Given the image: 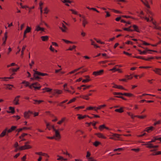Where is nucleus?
Instances as JSON below:
<instances>
[{
  "label": "nucleus",
  "instance_id": "1",
  "mask_svg": "<svg viewBox=\"0 0 161 161\" xmlns=\"http://www.w3.org/2000/svg\"><path fill=\"white\" fill-rule=\"evenodd\" d=\"M35 71V72L33 74V77L31 78V80H38L39 79H41V78L39 76H44L48 75L46 73H41L37 71Z\"/></svg>",
  "mask_w": 161,
  "mask_h": 161
},
{
  "label": "nucleus",
  "instance_id": "2",
  "mask_svg": "<svg viewBox=\"0 0 161 161\" xmlns=\"http://www.w3.org/2000/svg\"><path fill=\"white\" fill-rule=\"evenodd\" d=\"M29 87L31 89L34 88L35 90H39L41 87V86L40 84L38 82H36L32 84L29 86Z\"/></svg>",
  "mask_w": 161,
  "mask_h": 161
},
{
  "label": "nucleus",
  "instance_id": "3",
  "mask_svg": "<svg viewBox=\"0 0 161 161\" xmlns=\"http://www.w3.org/2000/svg\"><path fill=\"white\" fill-rule=\"evenodd\" d=\"M104 73V70L103 69H101L98 71H94L92 73V75L97 76L98 75H103Z\"/></svg>",
  "mask_w": 161,
  "mask_h": 161
},
{
  "label": "nucleus",
  "instance_id": "4",
  "mask_svg": "<svg viewBox=\"0 0 161 161\" xmlns=\"http://www.w3.org/2000/svg\"><path fill=\"white\" fill-rule=\"evenodd\" d=\"M121 135L117 134H113L112 136L109 138V139L114 141L119 140L120 138V136Z\"/></svg>",
  "mask_w": 161,
  "mask_h": 161
},
{
  "label": "nucleus",
  "instance_id": "5",
  "mask_svg": "<svg viewBox=\"0 0 161 161\" xmlns=\"http://www.w3.org/2000/svg\"><path fill=\"white\" fill-rule=\"evenodd\" d=\"M32 148V146L30 145L25 144L24 146H21L19 147L20 150H23L26 149H31Z\"/></svg>",
  "mask_w": 161,
  "mask_h": 161
},
{
  "label": "nucleus",
  "instance_id": "6",
  "mask_svg": "<svg viewBox=\"0 0 161 161\" xmlns=\"http://www.w3.org/2000/svg\"><path fill=\"white\" fill-rule=\"evenodd\" d=\"M55 135L53 136L55 137V139L57 141H59L61 139V136L58 130H55Z\"/></svg>",
  "mask_w": 161,
  "mask_h": 161
},
{
  "label": "nucleus",
  "instance_id": "7",
  "mask_svg": "<svg viewBox=\"0 0 161 161\" xmlns=\"http://www.w3.org/2000/svg\"><path fill=\"white\" fill-rule=\"evenodd\" d=\"M146 146V147L149 148H156L158 147V145H153L150 142H148L147 143L143 144Z\"/></svg>",
  "mask_w": 161,
  "mask_h": 161
},
{
  "label": "nucleus",
  "instance_id": "8",
  "mask_svg": "<svg viewBox=\"0 0 161 161\" xmlns=\"http://www.w3.org/2000/svg\"><path fill=\"white\" fill-rule=\"evenodd\" d=\"M20 97V96L18 95L14 97L13 101V103L14 105H18L19 104V98Z\"/></svg>",
  "mask_w": 161,
  "mask_h": 161
},
{
  "label": "nucleus",
  "instance_id": "9",
  "mask_svg": "<svg viewBox=\"0 0 161 161\" xmlns=\"http://www.w3.org/2000/svg\"><path fill=\"white\" fill-rule=\"evenodd\" d=\"M32 114V112L30 110H28L27 111H25L24 113V117L25 119H29L30 118V114Z\"/></svg>",
  "mask_w": 161,
  "mask_h": 161
},
{
  "label": "nucleus",
  "instance_id": "10",
  "mask_svg": "<svg viewBox=\"0 0 161 161\" xmlns=\"http://www.w3.org/2000/svg\"><path fill=\"white\" fill-rule=\"evenodd\" d=\"M154 129V128L153 127L151 126L146 127L145 129L144 130L143 132L146 131L148 133H150L151 131H153Z\"/></svg>",
  "mask_w": 161,
  "mask_h": 161
},
{
  "label": "nucleus",
  "instance_id": "11",
  "mask_svg": "<svg viewBox=\"0 0 161 161\" xmlns=\"http://www.w3.org/2000/svg\"><path fill=\"white\" fill-rule=\"evenodd\" d=\"M95 135L97 136V137L100 138H102L103 139H106L107 137L101 133H96Z\"/></svg>",
  "mask_w": 161,
  "mask_h": 161
},
{
  "label": "nucleus",
  "instance_id": "12",
  "mask_svg": "<svg viewBox=\"0 0 161 161\" xmlns=\"http://www.w3.org/2000/svg\"><path fill=\"white\" fill-rule=\"evenodd\" d=\"M68 101V99L65 100L60 103H59L58 104V105L59 106L63 107L64 109H65L66 108V106L65 105H63V104L67 102Z\"/></svg>",
  "mask_w": 161,
  "mask_h": 161
},
{
  "label": "nucleus",
  "instance_id": "13",
  "mask_svg": "<svg viewBox=\"0 0 161 161\" xmlns=\"http://www.w3.org/2000/svg\"><path fill=\"white\" fill-rule=\"evenodd\" d=\"M59 28L63 32H66L68 30V28L64 25L63 23H62V27H60Z\"/></svg>",
  "mask_w": 161,
  "mask_h": 161
},
{
  "label": "nucleus",
  "instance_id": "14",
  "mask_svg": "<svg viewBox=\"0 0 161 161\" xmlns=\"http://www.w3.org/2000/svg\"><path fill=\"white\" fill-rule=\"evenodd\" d=\"M62 93V91L58 89L54 90L52 92V94L54 96H55L56 94H61Z\"/></svg>",
  "mask_w": 161,
  "mask_h": 161
},
{
  "label": "nucleus",
  "instance_id": "15",
  "mask_svg": "<svg viewBox=\"0 0 161 161\" xmlns=\"http://www.w3.org/2000/svg\"><path fill=\"white\" fill-rule=\"evenodd\" d=\"M114 86H113V87L117 88L119 89L124 90L125 91H127V90L125 89L123 86L120 85H117L116 84H114Z\"/></svg>",
  "mask_w": 161,
  "mask_h": 161
},
{
  "label": "nucleus",
  "instance_id": "16",
  "mask_svg": "<svg viewBox=\"0 0 161 161\" xmlns=\"http://www.w3.org/2000/svg\"><path fill=\"white\" fill-rule=\"evenodd\" d=\"M35 31H36L37 32L39 31H44V28L41 27H40V25H37L36 26V28L35 30Z\"/></svg>",
  "mask_w": 161,
  "mask_h": 161
},
{
  "label": "nucleus",
  "instance_id": "17",
  "mask_svg": "<svg viewBox=\"0 0 161 161\" xmlns=\"http://www.w3.org/2000/svg\"><path fill=\"white\" fill-rule=\"evenodd\" d=\"M8 37L7 32H6L4 34V37L3 38L2 40L3 41V42L2 44V45L5 46L6 44V42Z\"/></svg>",
  "mask_w": 161,
  "mask_h": 161
},
{
  "label": "nucleus",
  "instance_id": "18",
  "mask_svg": "<svg viewBox=\"0 0 161 161\" xmlns=\"http://www.w3.org/2000/svg\"><path fill=\"white\" fill-rule=\"evenodd\" d=\"M83 18L82 20V25L84 27H85L86 25L88 23L87 19L85 18L84 16L82 17Z\"/></svg>",
  "mask_w": 161,
  "mask_h": 161
},
{
  "label": "nucleus",
  "instance_id": "19",
  "mask_svg": "<svg viewBox=\"0 0 161 161\" xmlns=\"http://www.w3.org/2000/svg\"><path fill=\"white\" fill-rule=\"evenodd\" d=\"M153 71L155 73L161 75V69L156 68L153 69Z\"/></svg>",
  "mask_w": 161,
  "mask_h": 161
},
{
  "label": "nucleus",
  "instance_id": "20",
  "mask_svg": "<svg viewBox=\"0 0 161 161\" xmlns=\"http://www.w3.org/2000/svg\"><path fill=\"white\" fill-rule=\"evenodd\" d=\"M17 128V126H12L10 129L8 130L7 129V133H10L12 131L14 130Z\"/></svg>",
  "mask_w": 161,
  "mask_h": 161
},
{
  "label": "nucleus",
  "instance_id": "21",
  "mask_svg": "<svg viewBox=\"0 0 161 161\" xmlns=\"http://www.w3.org/2000/svg\"><path fill=\"white\" fill-rule=\"evenodd\" d=\"M137 50L139 52V53L140 54H145L147 53V52L148 51H151V50L148 49L147 48H146L145 49V50L144 51H143L142 52L139 49H138Z\"/></svg>",
  "mask_w": 161,
  "mask_h": 161
},
{
  "label": "nucleus",
  "instance_id": "22",
  "mask_svg": "<svg viewBox=\"0 0 161 161\" xmlns=\"http://www.w3.org/2000/svg\"><path fill=\"white\" fill-rule=\"evenodd\" d=\"M140 0L146 7L149 8H150V7L148 4V3L147 1L146 0H145V1H143V0Z\"/></svg>",
  "mask_w": 161,
  "mask_h": 161
},
{
  "label": "nucleus",
  "instance_id": "23",
  "mask_svg": "<svg viewBox=\"0 0 161 161\" xmlns=\"http://www.w3.org/2000/svg\"><path fill=\"white\" fill-rule=\"evenodd\" d=\"M7 128H6L1 133L0 135V137H4L7 133Z\"/></svg>",
  "mask_w": 161,
  "mask_h": 161
},
{
  "label": "nucleus",
  "instance_id": "24",
  "mask_svg": "<svg viewBox=\"0 0 161 161\" xmlns=\"http://www.w3.org/2000/svg\"><path fill=\"white\" fill-rule=\"evenodd\" d=\"M124 107H121L119 109H116L114 110L115 112H118L119 113H122L124 112Z\"/></svg>",
  "mask_w": 161,
  "mask_h": 161
},
{
  "label": "nucleus",
  "instance_id": "25",
  "mask_svg": "<svg viewBox=\"0 0 161 161\" xmlns=\"http://www.w3.org/2000/svg\"><path fill=\"white\" fill-rule=\"evenodd\" d=\"M77 115L78 116V118L79 120L83 119L87 117H88V115H82L80 114H77Z\"/></svg>",
  "mask_w": 161,
  "mask_h": 161
},
{
  "label": "nucleus",
  "instance_id": "26",
  "mask_svg": "<svg viewBox=\"0 0 161 161\" xmlns=\"http://www.w3.org/2000/svg\"><path fill=\"white\" fill-rule=\"evenodd\" d=\"M42 41H47L49 39V37L47 36H42L41 37Z\"/></svg>",
  "mask_w": 161,
  "mask_h": 161
},
{
  "label": "nucleus",
  "instance_id": "27",
  "mask_svg": "<svg viewBox=\"0 0 161 161\" xmlns=\"http://www.w3.org/2000/svg\"><path fill=\"white\" fill-rule=\"evenodd\" d=\"M134 28L133 31H136L137 32H140V31L138 26L136 25H134L132 26Z\"/></svg>",
  "mask_w": 161,
  "mask_h": 161
},
{
  "label": "nucleus",
  "instance_id": "28",
  "mask_svg": "<svg viewBox=\"0 0 161 161\" xmlns=\"http://www.w3.org/2000/svg\"><path fill=\"white\" fill-rule=\"evenodd\" d=\"M9 109L11 110V111H7V112L8 113H12L14 114L15 112L14 108L12 107H9Z\"/></svg>",
  "mask_w": 161,
  "mask_h": 161
},
{
  "label": "nucleus",
  "instance_id": "29",
  "mask_svg": "<svg viewBox=\"0 0 161 161\" xmlns=\"http://www.w3.org/2000/svg\"><path fill=\"white\" fill-rule=\"evenodd\" d=\"M123 95L126 96L127 97H134V95L132 93H123Z\"/></svg>",
  "mask_w": 161,
  "mask_h": 161
},
{
  "label": "nucleus",
  "instance_id": "30",
  "mask_svg": "<svg viewBox=\"0 0 161 161\" xmlns=\"http://www.w3.org/2000/svg\"><path fill=\"white\" fill-rule=\"evenodd\" d=\"M161 154V151H155L153 152L150 155L151 156H154V155H160Z\"/></svg>",
  "mask_w": 161,
  "mask_h": 161
},
{
  "label": "nucleus",
  "instance_id": "31",
  "mask_svg": "<svg viewBox=\"0 0 161 161\" xmlns=\"http://www.w3.org/2000/svg\"><path fill=\"white\" fill-rule=\"evenodd\" d=\"M6 87H5V89H8L9 90H12V87H14V86L12 84H7L6 85Z\"/></svg>",
  "mask_w": 161,
  "mask_h": 161
},
{
  "label": "nucleus",
  "instance_id": "32",
  "mask_svg": "<svg viewBox=\"0 0 161 161\" xmlns=\"http://www.w3.org/2000/svg\"><path fill=\"white\" fill-rule=\"evenodd\" d=\"M90 41L91 42V45H93L94 47L96 48L99 47L96 44H95V42L92 39H91Z\"/></svg>",
  "mask_w": 161,
  "mask_h": 161
},
{
  "label": "nucleus",
  "instance_id": "33",
  "mask_svg": "<svg viewBox=\"0 0 161 161\" xmlns=\"http://www.w3.org/2000/svg\"><path fill=\"white\" fill-rule=\"evenodd\" d=\"M80 97L86 100H89V98L87 95H81L80 96Z\"/></svg>",
  "mask_w": 161,
  "mask_h": 161
},
{
  "label": "nucleus",
  "instance_id": "34",
  "mask_svg": "<svg viewBox=\"0 0 161 161\" xmlns=\"http://www.w3.org/2000/svg\"><path fill=\"white\" fill-rule=\"evenodd\" d=\"M33 101H34V104H39L41 103L42 102H43L44 101L42 100H33Z\"/></svg>",
  "mask_w": 161,
  "mask_h": 161
},
{
  "label": "nucleus",
  "instance_id": "35",
  "mask_svg": "<svg viewBox=\"0 0 161 161\" xmlns=\"http://www.w3.org/2000/svg\"><path fill=\"white\" fill-rule=\"evenodd\" d=\"M65 117H63L59 121L57 122V124L59 125H61L63 122H64L65 121Z\"/></svg>",
  "mask_w": 161,
  "mask_h": 161
},
{
  "label": "nucleus",
  "instance_id": "36",
  "mask_svg": "<svg viewBox=\"0 0 161 161\" xmlns=\"http://www.w3.org/2000/svg\"><path fill=\"white\" fill-rule=\"evenodd\" d=\"M31 27H29V26H27L24 32L25 33H28L30 32L31 31Z\"/></svg>",
  "mask_w": 161,
  "mask_h": 161
},
{
  "label": "nucleus",
  "instance_id": "37",
  "mask_svg": "<svg viewBox=\"0 0 161 161\" xmlns=\"http://www.w3.org/2000/svg\"><path fill=\"white\" fill-rule=\"evenodd\" d=\"M92 86L91 85H81V86L84 87L83 88V89L84 90H85L86 89H89L90 87H92Z\"/></svg>",
  "mask_w": 161,
  "mask_h": 161
},
{
  "label": "nucleus",
  "instance_id": "38",
  "mask_svg": "<svg viewBox=\"0 0 161 161\" xmlns=\"http://www.w3.org/2000/svg\"><path fill=\"white\" fill-rule=\"evenodd\" d=\"M128 115L130 116L131 119H134V118L136 117V115H134L133 114L130 112H127V113Z\"/></svg>",
  "mask_w": 161,
  "mask_h": 161
},
{
  "label": "nucleus",
  "instance_id": "39",
  "mask_svg": "<svg viewBox=\"0 0 161 161\" xmlns=\"http://www.w3.org/2000/svg\"><path fill=\"white\" fill-rule=\"evenodd\" d=\"M101 144V143L98 141H96L93 143V145L96 147H97L99 145Z\"/></svg>",
  "mask_w": 161,
  "mask_h": 161
},
{
  "label": "nucleus",
  "instance_id": "40",
  "mask_svg": "<svg viewBox=\"0 0 161 161\" xmlns=\"http://www.w3.org/2000/svg\"><path fill=\"white\" fill-rule=\"evenodd\" d=\"M136 117H137L138 118L141 119H144L147 117V115H142V116L137 115H136Z\"/></svg>",
  "mask_w": 161,
  "mask_h": 161
},
{
  "label": "nucleus",
  "instance_id": "41",
  "mask_svg": "<svg viewBox=\"0 0 161 161\" xmlns=\"http://www.w3.org/2000/svg\"><path fill=\"white\" fill-rule=\"evenodd\" d=\"M45 113L47 115H49L51 117H53L54 116V114H52L51 112L50 111H46L45 112Z\"/></svg>",
  "mask_w": 161,
  "mask_h": 161
},
{
  "label": "nucleus",
  "instance_id": "42",
  "mask_svg": "<svg viewBox=\"0 0 161 161\" xmlns=\"http://www.w3.org/2000/svg\"><path fill=\"white\" fill-rule=\"evenodd\" d=\"M113 94L116 96H121L123 95V93L121 92H114Z\"/></svg>",
  "mask_w": 161,
  "mask_h": 161
},
{
  "label": "nucleus",
  "instance_id": "43",
  "mask_svg": "<svg viewBox=\"0 0 161 161\" xmlns=\"http://www.w3.org/2000/svg\"><path fill=\"white\" fill-rule=\"evenodd\" d=\"M26 47V46H25V45L23 46L22 49V50L21 51V56L22 57V58H23V55L24 54V52L25 49Z\"/></svg>",
  "mask_w": 161,
  "mask_h": 161
},
{
  "label": "nucleus",
  "instance_id": "44",
  "mask_svg": "<svg viewBox=\"0 0 161 161\" xmlns=\"http://www.w3.org/2000/svg\"><path fill=\"white\" fill-rule=\"evenodd\" d=\"M105 128V125H102L99 126L98 128L100 131H102Z\"/></svg>",
  "mask_w": 161,
  "mask_h": 161
},
{
  "label": "nucleus",
  "instance_id": "45",
  "mask_svg": "<svg viewBox=\"0 0 161 161\" xmlns=\"http://www.w3.org/2000/svg\"><path fill=\"white\" fill-rule=\"evenodd\" d=\"M153 28L155 29L161 31V27L156 25H154Z\"/></svg>",
  "mask_w": 161,
  "mask_h": 161
},
{
  "label": "nucleus",
  "instance_id": "46",
  "mask_svg": "<svg viewBox=\"0 0 161 161\" xmlns=\"http://www.w3.org/2000/svg\"><path fill=\"white\" fill-rule=\"evenodd\" d=\"M87 70H88V69L87 68L83 69H82V71L77 73L76 74V75H77V74H79L80 73L82 74L84 72H86L87 71Z\"/></svg>",
  "mask_w": 161,
  "mask_h": 161
},
{
  "label": "nucleus",
  "instance_id": "47",
  "mask_svg": "<svg viewBox=\"0 0 161 161\" xmlns=\"http://www.w3.org/2000/svg\"><path fill=\"white\" fill-rule=\"evenodd\" d=\"M62 40L67 44H68L69 43H70L71 44L74 43V42H73L68 41L65 39H62Z\"/></svg>",
  "mask_w": 161,
  "mask_h": 161
},
{
  "label": "nucleus",
  "instance_id": "48",
  "mask_svg": "<svg viewBox=\"0 0 161 161\" xmlns=\"http://www.w3.org/2000/svg\"><path fill=\"white\" fill-rule=\"evenodd\" d=\"M106 106V104H103L99 105L97 107V109H98V110H99L101 109L102 108L105 107Z\"/></svg>",
  "mask_w": 161,
  "mask_h": 161
},
{
  "label": "nucleus",
  "instance_id": "49",
  "mask_svg": "<svg viewBox=\"0 0 161 161\" xmlns=\"http://www.w3.org/2000/svg\"><path fill=\"white\" fill-rule=\"evenodd\" d=\"M62 153L64 154H65L68 155L69 157H72V156L67 151H66L65 152L62 151Z\"/></svg>",
  "mask_w": 161,
  "mask_h": 161
},
{
  "label": "nucleus",
  "instance_id": "50",
  "mask_svg": "<svg viewBox=\"0 0 161 161\" xmlns=\"http://www.w3.org/2000/svg\"><path fill=\"white\" fill-rule=\"evenodd\" d=\"M76 99L75 98H73L72 99H71L67 103V104H69L71 103H72L73 102H74L75 101Z\"/></svg>",
  "mask_w": 161,
  "mask_h": 161
},
{
  "label": "nucleus",
  "instance_id": "51",
  "mask_svg": "<svg viewBox=\"0 0 161 161\" xmlns=\"http://www.w3.org/2000/svg\"><path fill=\"white\" fill-rule=\"evenodd\" d=\"M125 77L127 80H131L133 78V76H131V75H125Z\"/></svg>",
  "mask_w": 161,
  "mask_h": 161
},
{
  "label": "nucleus",
  "instance_id": "52",
  "mask_svg": "<svg viewBox=\"0 0 161 161\" xmlns=\"http://www.w3.org/2000/svg\"><path fill=\"white\" fill-rule=\"evenodd\" d=\"M49 49L52 52H55L57 53V51L56 50H55L53 48V47L52 45H51L49 47Z\"/></svg>",
  "mask_w": 161,
  "mask_h": 161
},
{
  "label": "nucleus",
  "instance_id": "53",
  "mask_svg": "<svg viewBox=\"0 0 161 161\" xmlns=\"http://www.w3.org/2000/svg\"><path fill=\"white\" fill-rule=\"evenodd\" d=\"M84 108V106H79L76 107L75 108V109L76 111H78L80 109H83Z\"/></svg>",
  "mask_w": 161,
  "mask_h": 161
},
{
  "label": "nucleus",
  "instance_id": "54",
  "mask_svg": "<svg viewBox=\"0 0 161 161\" xmlns=\"http://www.w3.org/2000/svg\"><path fill=\"white\" fill-rule=\"evenodd\" d=\"M123 30L124 31H129L132 32L133 31V30H132L130 29V28H123Z\"/></svg>",
  "mask_w": 161,
  "mask_h": 161
},
{
  "label": "nucleus",
  "instance_id": "55",
  "mask_svg": "<svg viewBox=\"0 0 161 161\" xmlns=\"http://www.w3.org/2000/svg\"><path fill=\"white\" fill-rule=\"evenodd\" d=\"M117 66H118V65H115V66L113 68L110 69L109 70V71H112L113 72H115L117 71V70H116V69H116V67Z\"/></svg>",
  "mask_w": 161,
  "mask_h": 161
},
{
  "label": "nucleus",
  "instance_id": "56",
  "mask_svg": "<svg viewBox=\"0 0 161 161\" xmlns=\"http://www.w3.org/2000/svg\"><path fill=\"white\" fill-rule=\"evenodd\" d=\"M94 39L97 43H100L101 44H104L105 43L104 42H101L100 40H97L96 38H94Z\"/></svg>",
  "mask_w": 161,
  "mask_h": 161
},
{
  "label": "nucleus",
  "instance_id": "57",
  "mask_svg": "<svg viewBox=\"0 0 161 161\" xmlns=\"http://www.w3.org/2000/svg\"><path fill=\"white\" fill-rule=\"evenodd\" d=\"M76 46L75 45H73L72 47H69V48L67 50H70L72 51L74 49H75L76 48Z\"/></svg>",
  "mask_w": 161,
  "mask_h": 161
},
{
  "label": "nucleus",
  "instance_id": "58",
  "mask_svg": "<svg viewBox=\"0 0 161 161\" xmlns=\"http://www.w3.org/2000/svg\"><path fill=\"white\" fill-rule=\"evenodd\" d=\"M161 124V120H159L154 123L153 125L154 126L160 124Z\"/></svg>",
  "mask_w": 161,
  "mask_h": 161
},
{
  "label": "nucleus",
  "instance_id": "59",
  "mask_svg": "<svg viewBox=\"0 0 161 161\" xmlns=\"http://www.w3.org/2000/svg\"><path fill=\"white\" fill-rule=\"evenodd\" d=\"M19 68L18 67L16 69H9V70H11L12 72H17L18 70L19 69Z\"/></svg>",
  "mask_w": 161,
  "mask_h": 161
},
{
  "label": "nucleus",
  "instance_id": "60",
  "mask_svg": "<svg viewBox=\"0 0 161 161\" xmlns=\"http://www.w3.org/2000/svg\"><path fill=\"white\" fill-rule=\"evenodd\" d=\"M69 10L71 11L72 12V13L73 14H78L77 12L74 10H73V9H69Z\"/></svg>",
  "mask_w": 161,
  "mask_h": 161
},
{
  "label": "nucleus",
  "instance_id": "61",
  "mask_svg": "<svg viewBox=\"0 0 161 161\" xmlns=\"http://www.w3.org/2000/svg\"><path fill=\"white\" fill-rule=\"evenodd\" d=\"M3 78V80L7 81V80H6V79H13L14 78V77H12L11 75L10 76V77H4Z\"/></svg>",
  "mask_w": 161,
  "mask_h": 161
},
{
  "label": "nucleus",
  "instance_id": "62",
  "mask_svg": "<svg viewBox=\"0 0 161 161\" xmlns=\"http://www.w3.org/2000/svg\"><path fill=\"white\" fill-rule=\"evenodd\" d=\"M43 90H45L47 92H50L51 91L52 89L48 87H46L43 89Z\"/></svg>",
  "mask_w": 161,
  "mask_h": 161
},
{
  "label": "nucleus",
  "instance_id": "63",
  "mask_svg": "<svg viewBox=\"0 0 161 161\" xmlns=\"http://www.w3.org/2000/svg\"><path fill=\"white\" fill-rule=\"evenodd\" d=\"M131 150L134 151L136 152H138L140 151V149L139 148H136V149H135V148L132 149H131Z\"/></svg>",
  "mask_w": 161,
  "mask_h": 161
},
{
  "label": "nucleus",
  "instance_id": "64",
  "mask_svg": "<svg viewBox=\"0 0 161 161\" xmlns=\"http://www.w3.org/2000/svg\"><path fill=\"white\" fill-rule=\"evenodd\" d=\"M44 13L47 14L49 12V10H48V8L47 7H46L44 8Z\"/></svg>",
  "mask_w": 161,
  "mask_h": 161
}]
</instances>
